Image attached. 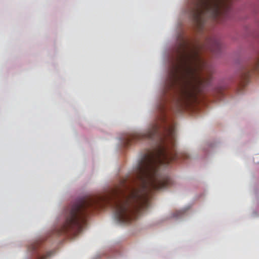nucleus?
I'll use <instances>...</instances> for the list:
<instances>
[{"mask_svg": "<svg viewBox=\"0 0 259 259\" xmlns=\"http://www.w3.org/2000/svg\"><path fill=\"white\" fill-rule=\"evenodd\" d=\"M155 123L146 132L130 134L125 138L124 146L142 140H151L155 145L145 153L135 168L134 172L120 187L107 193L87 198H79L69 204L64 210V221L55 233L58 235L71 233L76 235L86 225L89 213L95 210L110 207L120 223L129 224L136 219L149 206V195L154 190L166 188L172 184V179L159 172L160 166L166 167L172 161L187 159L189 155L176 150L175 128L170 125L162 127Z\"/></svg>", "mask_w": 259, "mask_h": 259, "instance_id": "f257e3e1", "label": "nucleus"}, {"mask_svg": "<svg viewBox=\"0 0 259 259\" xmlns=\"http://www.w3.org/2000/svg\"><path fill=\"white\" fill-rule=\"evenodd\" d=\"M201 48L198 43L192 44L183 38L171 61L166 89L179 92L181 110L196 102L197 95L211 80L212 69L200 56Z\"/></svg>", "mask_w": 259, "mask_h": 259, "instance_id": "f03ea898", "label": "nucleus"}, {"mask_svg": "<svg viewBox=\"0 0 259 259\" xmlns=\"http://www.w3.org/2000/svg\"><path fill=\"white\" fill-rule=\"evenodd\" d=\"M232 0H193L189 13L194 23L202 27L207 18L219 21L229 12Z\"/></svg>", "mask_w": 259, "mask_h": 259, "instance_id": "7ed1b4c3", "label": "nucleus"}, {"mask_svg": "<svg viewBox=\"0 0 259 259\" xmlns=\"http://www.w3.org/2000/svg\"><path fill=\"white\" fill-rule=\"evenodd\" d=\"M206 48L212 53L217 54L221 49V42L215 37L210 38L206 41Z\"/></svg>", "mask_w": 259, "mask_h": 259, "instance_id": "20e7f679", "label": "nucleus"}, {"mask_svg": "<svg viewBox=\"0 0 259 259\" xmlns=\"http://www.w3.org/2000/svg\"><path fill=\"white\" fill-rule=\"evenodd\" d=\"M165 117L163 116L162 118H161V120L163 121V122H165Z\"/></svg>", "mask_w": 259, "mask_h": 259, "instance_id": "39448f33", "label": "nucleus"}]
</instances>
